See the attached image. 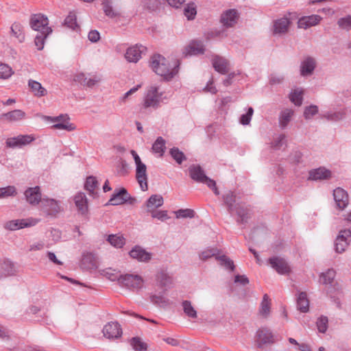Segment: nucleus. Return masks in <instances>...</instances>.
I'll list each match as a JSON object with an SVG mask.
<instances>
[{
  "label": "nucleus",
  "mask_w": 351,
  "mask_h": 351,
  "mask_svg": "<svg viewBox=\"0 0 351 351\" xmlns=\"http://www.w3.org/2000/svg\"><path fill=\"white\" fill-rule=\"evenodd\" d=\"M149 65L157 75L167 80L172 79L178 73L179 64L171 66L169 61L160 54H155L151 57Z\"/></svg>",
  "instance_id": "obj_1"
},
{
  "label": "nucleus",
  "mask_w": 351,
  "mask_h": 351,
  "mask_svg": "<svg viewBox=\"0 0 351 351\" xmlns=\"http://www.w3.org/2000/svg\"><path fill=\"white\" fill-rule=\"evenodd\" d=\"M135 164L136 165V178L143 191H147V167L144 163L141 160L140 157L134 150H131Z\"/></svg>",
  "instance_id": "obj_2"
},
{
  "label": "nucleus",
  "mask_w": 351,
  "mask_h": 351,
  "mask_svg": "<svg viewBox=\"0 0 351 351\" xmlns=\"http://www.w3.org/2000/svg\"><path fill=\"white\" fill-rule=\"evenodd\" d=\"M29 25L31 27L40 34L49 35L52 29L49 27L48 18L43 14H35L31 16Z\"/></svg>",
  "instance_id": "obj_3"
},
{
  "label": "nucleus",
  "mask_w": 351,
  "mask_h": 351,
  "mask_svg": "<svg viewBox=\"0 0 351 351\" xmlns=\"http://www.w3.org/2000/svg\"><path fill=\"white\" fill-rule=\"evenodd\" d=\"M275 337L272 331L267 327L259 328L254 335V343L259 348L273 344Z\"/></svg>",
  "instance_id": "obj_4"
},
{
  "label": "nucleus",
  "mask_w": 351,
  "mask_h": 351,
  "mask_svg": "<svg viewBox=\"0 0 351 351\" xmlns=\"http://www.w3.org/2000/svg\"><path fill=\"white\" fill-rule=\"evenodd\" d=\"M40 208L44 215L51 217L56 216L62 210L60 201L49 197L43 198Z\"/></svg>",
  "instance_id": "obj_5"
},
{
  "label": "nucleus",
  "mask_w": 351,
  "mask_h": 351,
  "mask_svg": "<svg viewBox=\"0 0 351 351\" xmlns=\"http://www.w3.org/2000/svg\"><path fill=\"white\" fill-rule=\"evenodd\" d=\"M162 93L159 92L158 87L156 86H149L147 89V93L144 99V108H158L160 103L162 101Z\"/></svg>",
  "instance_id": "obj_6"
},
{
  "label": "nucleus",
  "mask_w": 351,
  "mask_h": 351,
  "mask_svg": "<svg viewBox=\"0 0 351 351\" xmlns=\"http://www.w3.org/2000/svg\"><path fill=\"white\" fill-rule=\"evenodd\" d=\"M119 285L132 290H138L143 287L144 280L137 274H125L119 278Z\"/></svg>",
  "instance_id": "obj_7"
},
{
  "label": "nucleus",
  "mask_w": 351,
  "mask_h": 351,
  "mask_svg": "<svg viewBox=\"0 0 351 351\" xmlns=\"http://www.w3.org/2000/svg\"><path fill=\"white\" fill-rule=\"evenodd\" d=\"M291 19L284 16L273 21L271 32L274 36L281 37L287 34L291 25Z\"/></svg>",
  "instance_id": "obj_8"
},
{
  "label": "nucleus",
  "mask_w": 351,
  "mask_h": 351,
  "mask_svg": "<svg viewBox=\"0 0 351 351\" xmlns=\"http://www.w3.org/2000/svg\"><path fill=\"white\" fill-rule=\"evenodd\" d=\"M38 222L39 219L32 217L21 219H14L6 222L4 225V227L5 229L9 230H16L27 227L34 226Z\"/></svg>",
  "instance_id": "obj_9"
},
{
  "label": "nucleus",
  "mask_w": 351,
  "mask_h": 351,
  "mask_svg": "<svg viewBox=\"0 0 351 351\" xmlns=\"http://www.w3.org/2000/svg\"><path fill=\"white\" fill-rule=\"evenodd\" d=\"M351 240L350 229H344L339 231L335 240V251L343 253L348 247Z\"/></svg>",
  "instance_id": "obj_10"
},
{
  "label": "nucleus",
  "mask_w": 351,
  "mask_h": 351,
  "mask_svg": "<svg viewBox=\"0 0 351 351\" xmlns=\"http://www.w3.org/2000/svg\"><path fill=\"white\" fill-rule=\"evenodd\" d=\"M51 121L56 123L51 126L53 129L64 130L68 132L74 131L76 130V126L74 123L70 122V118L67 115H60L56 117H47Z\"/></svg>",
  "instance_id": "obj_11"
},
{
  "label": "nucleus",
  "mask_w": 351,
  "mask_h": 351,
  "mask_svg": "<svg viewBox=\"0 0 351 351\" xmlns=\"http://www.w3.org/2000/svg\"><path fill=\"white\" fill-rule=\"evenodd\" d=\"M36 139L33 134L19 135L14 137L8 138L6 140V145L8 147H22L29 145Z\"/></svg>",
  "instance_id": "obj_12"
},
{
  "label": "nucleus",
  "mask_w": 351,
  "mask_h": 351,
  "mask_svg": "<svg viewBox=\"0 0 351 351\" xmlns=\"http://www.w3.org/2000/svg\"><path fill=\"white\" fill-rule=\"evenodd\" d=\"M146 47L140 45H135L129 47L125 54L128 62H137L146 52Z\"/></svg>",
  "instance_id": "obj_13"
},
{
  "label": "nucleus",
  "mask_w": 351,
  "mask_h": 351,
  "mask_svg": "<svg viewBox=\"0 0 351 351\" xmlns=\"http://www.w3.org/2000/svg\"><path fill=\"white\" fill-rule=\"evenodd\" d=\"M103 333L109 339H117L121 336L122 330L117 322H109L104 326Z\"/></svg>",
  "instance_id": "obj_14"
},
{
  "label": "nucleus",
  "mask_w": 351,
  "mask_h": 351,
  "mask_svg": "<svg viewBox=\"0 0 351 351\" xmlns=\"http://www.w3.org/2000/svg\"><path fill=\"white\" fill-rule=\"evenodd\" d=\"M316 67V61L315 58L308 56L304 58L300 66V73L302 77L311 75Z\"/></svg>",
  "instance_id": "obj_15"
},
{
  "label": "nucleus",
  "mask_w": 351,
  "mask_h": 351,
  "mask_svg": "<svg viewBox=\"0 0 351 351\" xmlns=\"http://www.w3.org/2000/svg\"><path fill=\"white\" fill-rule=\"evenodd\" d=\"M334 200L339 209H344L349 203L348 193L342 188L338 187L333 191Z\"/></svg>",
  "instance_id": "obj_16"
},
{
  "label": "nucleus",
  "mask_w": 351,
  "mask_h": 351,
  "mask_svg": "<svg viewBox=\"0 0 351 351\" xmlns=\"http://www.w3.org/2000/svg\"><path fill=\"white\" fill-rule=\"evenodd\" d=\"M24 195L27 202L32 205H38L43 199L39 186L28 188Z\"/></svg>",
  "instance_id": "obj_17"
},
{
  "label": "nucleus",
  "mask_w": 351,
  "mask_h": 351,
  "mask_svg": "<svg viewBox=\"0 0 351 351\" xmlns=\"http://www.w3.org/2000/svg\"><path fill=\"white\" fill-rule=\"evenodd\" d=\"M269 261L271 267L280 274H286L290 271V267L284 258L273 257L269 258Z\"/></svg>",
  "instance_id": "obj_18"
},
{
  "label": "nucleus",
  "mask_w": 351,
  "mask_h": 351,
  "mask_svg": "<svg viewBox=\"0 0 351 351\" xmlns=\"http://www.w3.org/2000/svg\"><path fill=\"white\" fill-rule=\"evenodd\" d=\"M331 177V171L324 167H320L309 171L308 179L312 180H329Z\"/></svg>",
  "instance_id": "obj_19"
},
{
  "label": "nucleus",
  "mask_w": 351,
  "mask_h": 351,
  "mask_svg": "<svg viewBox=\"0 0 351 351\" xmlns=\"http://www.w3.org/2000/svg\"><path fill=\"white\" fill-rule=\"evenodd\" d=\"M212 64L215 69L221 74H225L230 70L228 61L223 57L215 56L212 59Z\"/></svg>",
  "instance_id": "obj_20"
},
{
  "label": "nucleus",
  "mask_w": 351,
  "mask_h": 351,
  "mask_svg": "<svg viewBox=\"0 0 351 351\" xmlns=\"http://www.w3.org/2000/svg\"><path fill=\"white\" fill-rule=\"evenodd\" d=\"M321 20L322 17L317 14L305 16L299 19L298 25L299 28L307 29L317 25Z\"/></svg>",
  "instance_id": "obj_21"
},
{
  "label": "nucleus",
  "mask_w": 351,
  "mask_h": 351,
  "mask_svg": "<svg viewBox=\"0 0 351 351\" xmlns=\"http://www.w3.org/2000/svg\"><path fill=\"white\" fill-rule=\"evenodd\" d=\"M204 51V48L202 43L199 41L193 40L184 48L182 53L185 56H187L203 53Z\"/></svg>",
  "instance_id": "obj_22"
},
{
  "label": "nucleus",
  "mask_w": 351,
  "mask_h": 351,
  "mask_svg": "<svg viewBox=\"0 0 351 351\" xmlns=\"http://www.w3.org/2000/svg\"><path fill=\"white\" fill-rule=\"evenodd\" d=\"M239 14L237 12L234 10H228L224 12L221 16V23L226 27L233 26L238 21Z\"/></svg>",
  "instance_id": "obj_23"
},
{
  "label": "nucleus",
  "mask_w": 351,
  "mask_h": 351,
  "mask_svg": "<svg viewBox=\"0 0 351 351\" xmlns=\"http://www.w3.org/2000/svg\"><path fill=\"white\" fill-rule=\"evenodd\" d=\"M75 80L84 86L92 87L101 81V77L97 75L86 76L84 73H79L75 76Z\"/></svg>",
  "instance_id": "obj_24"
},
{
  "label": "nucleus",
  "mask_w": 351,
  "mask_h": 351,
  "mask_svg": "<svg viewBox=\"0 0 351 351\" xmlns=\"http://www.w3.org/2000/svg\"><path fill=\"white\" fill-rule=\"evenodd\" d=\"M129 199V195L125 189H121L118 192L114 193L109 199L107 205H121Z\"/></svg>",
  "instance_id": "obj_25"
},
{
  "label": "nucleus",
  "mask_w": 351,
  "mask_h": 351,
  "mask_svg": "<svg viewBox=\"0 0 351 351\" xmlns=\"http://www.w3.org/2000/svg\"><path fill=\"white\" fill-rule=\"evenodd\" d=\"M224 202L228 208V210L231 214L239 215V206L236 204V196L232 191L228 192L223 197Z\"/></svg>",
  "instance_id": "obj_26"
},
{
  "label": "nucleus",
  "mask_w": 351,
  "mask_h": 351,
  "mask_svg": "<svg viewBox=\"0 0 351 351\" xmlns=\"http://www.w3.org/2000/svg\"><path fill=\"white\" fill-rule=\"evenodd\" d=\"M271 300L267 294H264L258 309V315L264 319L269 317L271 313Z\"/></svg>",
  "instance_id": "obj_27"
},
{
  "label": "nucleus",
  "mask_w": 351,
  "mask_h": 351,
  "mask_svg": "<svg viewBox=\"0 0 351 351\" xmlns=\"http://www.w3.org/2000/svg\"><path fill=\"white\" fill-rule=\"evenodd\" d=\"M129 254L131 258L142 262L149 261L152 256L151 254L138 246L134 247Z\"/></svg>",
  "instance_id": "obj_28"
},
{
  "label": "nucleus",
  "mask_w": 351,
  "mask_h": 351,
  "mask_svg": "<svg viewBox=\"0 0 351 351\" xmlns=\"http://www.w3.org/2000/svg\"><path fill=\"white\" fill-rule=\"evenodd\" d=\"M164 203L163 197L160 195H152L146 202V208L147 212L156 210L160 207Z\"/></svg>",
  "instance_id": "obj_29"
},
{
  "label": "nucleus",
  "mask_w": 351,
  "mask_h": 351,
  "mask_svg": "<svg viewBox=\"0 0 351 351\" xmlns=\"http://www.w3.org/2000/svg\"><path fill=\"white\" fill-rule=\"evenodd\" d=\"M298 309L302 313H306L309 310V300L306 292H298L296 297Z\"/></svg>",
  "instance_id": "obj_30"
},
{
  "label": "nucleus",
  "mask_w": 351,
  "mask_h": 351,
  "mask_svg": "<svg viewBox=\"0 0 351 351\" xmlns=\"http://www.w3.org/2000/svg\"><path fill=\"white\" fill-rule=\"evenodd\" d=\"M336 276V271L333 269H328L325 272H323L319 276V281L321 283L334 286L335 285V278Z\"/></svg>",
  "instance_id": "obj_31"
},
{
  "label": "nucleus",
  "mask_w": 351,
  "mask_h": 351,
  "mask_svg": "<svg viewBox=\"0 0 351 351\" xmlns=\"http://www.w3.org/2000/svg\"><path fill=\"white\" fill-rule=\"evenodd\" d=\"M2 117L10 122L19 121L25 117V113L21 110H14L3 114Z\"/></svg>",
  "instance_id": "obj_32"
},
{
  "label": "nucleus",
  "mask_w": 351,
  "mask_h": 351,
  "mask_svg": "<svg viewBox=\"0 0 351 351\" xmlns=\"http://www.w3.org/2000/svg\"><path fill=\"white\" fill-rule=\"evenodd\" d=\"M294 114V111L292 109H285L283 110L279 117V125L282 129H285L288 123L291 120V118Z\"/></svg>",
  "instance_id": "obj_33"
},
{
  "label": "nucleus",
  "mask_w": 351,
  "mask_h": 351,
  "mask_svg": "<svg viewBox=\"0 0 351 351\" xmlns=\"http://www.w3.org/2000/svg\"><path fill=\"white\" fill-rule=\"evenodd\" d=\"M28 85L32 92L36 97H40L47 94V90L37 81L30 80H29Z\"/></svg>",
  "instance_id": "obj_34"
},
{
  "label": "nucleus",
  "mask_w": 351,
  "mask_h": 351,
  "mask_svg": "<svg viewBox=\"0 0 351 351\" xmlns=\"http://www.w3.org/2000/svg\"><path fill=\"white\" fill-rule=\"evenodd\" d=\"M130 344L135 351H147L148 348L147 343L138 337L130 339Z\"/></svg>",
  "instance_id": "obj_35"
},
{
  "label": "nucleus",
  "mask_w": 351,
  "mask_h": 351,
  "mask_svg": "<svg viewBox=\"0 0 351 351\" xmlns=\"http://www.w3.org/2000/svg\"><path fill=\"white\" fill-rule=\"evenodd\" d=\"M189 174L193 180L199 182H202L206 177L204 171L199 166H191L189 168Z\"/></svg>",
  "instance_id": "obj_36"
},
{
  "label": "nucleus",
  "mask_w": 351,
  "mask_h": 351,
  "mask_svg": "<svg viewBox=\"0 0 351 351\" xmlns=\"http://www.w3.org/2000/svg\"><path fill=\"white\" fill-rule=\"evenodd\" d=\"M75 204L78 210L84 213L87 210V201L84 193H80L75 196Z\"/></svg>",
  "instance_id": "obj_37"
},
{
  "label": "nucleus",
  "mask_w": 351,
  "mask_h": 351,
  "mask_svg": "<svg viewBox=\"0 0 351 351\" xmlns=\"http://www.w3.org/2000/svg\"><path fill=\"white\" fill-rule=\"evenodd\" d=\"M304 91L302 88H295L291 91L289 98L295 106H300L302 104Z\"/></svg>",
  "instance_id": "obj_38"
},
{
  "label": "nucleus",
  "mask_w": 351,
  "mask_h": 351,
  "mask_svg": "<svg viewBox=\"0 0 351 351\" xmlns=\"http://www.w3.org/2000/svg\"><path fill=\"white\" fill-rule=\"evenodd\" d=\"M11 31L13 36L19 39L20 42L25 40V34L23 33V27L19 23L15 22L11 26Z\"/></svg>",
  "instance_id": "obj_39"
},
{
  "label": "nucleus",
  "mask_w": 351,
  "mask_h": 351,
  "mask_svg": "<svg viewBox=\"0 0 351 351\" xmlns=\"http://www.w3.org/2000/svg\"><path fill=\"white\" fill-rule=\"evenodd\" d=\"M322 117L328 121H338L344 118L345 113L342 110L329 111L324 113Z\"/></svg>",
  "instance_id": "obj_40"
},
{
  "label": "nucleus",
  "mask_w": 351,
  "mask_h": 351,
  "mask_svg": "<svg viewBox=\"0 0 351 351\" xmlns=\"http://www.w3.org/2000/svg\"><path fill=\"white\" fill-rule=\"evenodd\" d=\"M14 74L13 69L7 64L0 63V79L8 80Z\"/></svg>",
  "instance_id": "obj_41"
},
{
  "label": "nucleus",
  "mask_w": 351,
  "mask_h": 351,
  "mask_svg": "<svg viewBox=\"0 0 351 351\" xmlns=\"http://www.w3.org/2000/svg\"><path fill=\"white\" fill-rule=\"evenodd\" d=\"M64 25L73 30L79 29V25L77 23V16L74 12H70L69 13L64 20Z\"/></svg>",
  "instance_id": "obj_42"
},
{
  "label": "nucleus",
  "mask_w": 351,
  "mask_h": 351,
  "mask_svg": "<svg viewBox=\"0 0 351 351\" xmlns=\"http://www.w3.org/2000/svg\"><path fill=\"white\" fill-rule=\"evenodd\" d=\"M154 152L159 154L161 156L165 152V141L162 137H158L154 142L152 146Z\"/></svg>",
  "instance_id": "obj_43"
},
{
  "label": "nucleus",
  "mask_w": 351,
  "mask_h": 351,
  "mask_svg": "<svg viewBox=\"0 0 351 351\" xmlns=\"http://www.w3.org/2000/svg\"><path fill=\"white\" fill-rule=\"evenodd\" d=\"M182 307L184 313L191 318H196L197 317V311L192 306L191 302L185 300L182 302Z\"/></svg>",
  "instance_id": "obj_44"
},
{
  "label": "nucleus",
  "mask_w": 351,
  "mask_h": 351,
  "mask_svg": "<svg viewBox=\"0 0 351 351\" xmlns=\"http://www.w3.org/2000/svg\"><path fill=\"white\" fill-rule=\"evenodd\" d=\"M108 241L112 245L115 247H121L125 244V239L121 235H110L108 236Z\"/></svg>",
  "instance_id": "obj_45"
},
{
  "label": "nucleus",
  "mask_w": 351,
  "mask_h": 351,
  "mask_svg": "<svg viewBox=\"0 0 351 351\" xmlns=\"http://www.w3.org/2000/svg\"><path fill=\"white\" fill-rule=\"evenodd\" d=\"M169 153L171 157L176 160V162L180 165L184 160H186V157L182 152L178 148L173 147L170 149Z\"/></svg>",
  "instance_id": "obj_46"
},
{
  "label": "nucleus",
  "mask_w": 351,
  "mask_h": 351,
  "mask_svg": "<svg viewBox=\"0 0 351 351\" xmlns=\"http://www.w3.org/2000/svg\"><path fill=\"white\" fill-rule=\"evenodd\" d=\"M285 135L280 134L274 136L272 141L271 142V147L274 149H280L285 143Z\"/></svg>",
  "instance_id": "obj_47"
},
{
  "label": "nucleus",
  "mask_w": 351,
  "mask_h": 351,
  "mask_svg": "<svg viewBox=\"0 0 351 351\" xmlns=\"http://www.w3.org/2000/svg\"><path fill=\"white\" fill-rule=\"evenodd\" d=\"M328 319L326 316L322 315L316 322L317 330L321 333H325L328 329Z\"/></svg>",
  "instance_id": "obj_48"
},
{
  "label": "nucleus",
  "mask_w": 351,
  "mask_h": 351,
  "mask_svg": "<svg viewBox=\"0 0 351 351\" xmlns=\"http://www.w3.org/2000/svg\"><path fill=\"white\" fill-rule=\"evenodd\" d=\"M216 259L219 261V265L221 266L224 267L227 269H230L232 271L234 269V265L232 261H231L226 256H217Z\"/></svg>",
  "instance_id": "obj_49"
},
{
  "label": "nucleus",
  "mask_w": 351,
  "mask_h": 351,
  "mask_svg": "<svg viewBox=\"0 0 351 351\" xmlns=\"http://www.w3.org/2000/svg\"><path fill=\"white\" fill-rule=\"evenodd\" d=\"M1 269L5 276H11L15 272L14 265L10 261H5L1 265Z\"/></svg>",
  "instance_id": "obj_50"
},
{
  "label": "nucleus",
  "mask_w": 351,
  "mask_h": 351,
  "mask_svg": "<svg viewBox=\"0 0 351 351\" xmlns=\"http://www.w3.org/2000/svg\"><path fill=\"white\" fill-rule=\"evenodd\" d=\"M98 182L96 178L90 176L87 178L85 188L90 193L94 194L95 190L97 188Z\"/></svg>",
  "instance_id": "obj_51"
},
{
  "label": "nucleus",
  "mask_w": 351,
  "mask_h": 351,
  "mask_svg": "<svg viewBox=\"0 0 351 351\" xmlns=\"http://www.w3.org/2000/svg\"><path fill=\"white\" fill-rule=\"evenodd\" d=\"M16 191L14 186H8L6 187L0 188V199L5 198L10 196H15Z\"/></svg>",
  "instance_id": "obj_52"
},
{
  "label": "nucleus",
  "mask_w": 351,
  "mask_h": 351,
  "mask_svg": "<svg viewBox=\"0 0 351 351\" xmlns=\"http://www.w3.org/2000/svg\"><path fill=\"white\" fill-rule=\"evenodd\" d=\"M339 27L344 30L349 31L351 29V16L348 15L340 18L337 21Z\"/></svg>",
  "instance_id": "obj_53"
},
{
  "label": "nucleus",
  "mask_w": 351,
  "mask_h": 351,
  "mask_svg": "<svg viewBox=\"0 0 351 351\" xmlns=\"http://www.w3.org/2000/svg\"><path fill=\"white\" fill-rule=\"evenodd\" d=\"M318 107L316 105L306 106L304 110V117L306 119H311L318 113Z\"/></svg>",
  "instance_id": "obj_54"
},
{
  "label": "nucleus",
  "mask_w": 351,
  "mask_h": 351,
  "mask_svg": "<svg viewBox=\"0 0 351 351\" xmlns=\"http://www.w3.org/2000/svg\"><path fill=\"white\" fill-rule=\"evenodd\" d=\"M103 275L106 276L108 279L111 281L117 280L119 282V278H121L122 275H120L118 272H116L115 270L112 269H106L103 271Z\"/></svg>",
  "instance_id": "obj_55"
},
{
  "label": "nucleus",
  "mask_w": 351,
  "mask_h": 351,
  "mask_svg": "<svg viewBox=\"0 0 351 351\" xmlns=\"http://www.w3.org/2000/svg\"><path fill=\"white\" fill-rule=\"evenodd\" d=\"M176 218H193L195 212L191 209H180L175 212Z\"/></svg>",
  "instance_id": "obj_56"
},
{
  "label": "nucleus",
  "mask_w": 351,
  "mask_h": 351,
  "mask_svg": "<svg viewBox=\"0 0 351 351\" xmlns=\"http://www.w3.org/2000/svg\"><path fill=\"white\" fill-rule=\"evenodd\" d=\"M184 13L188 19H193L197 14L195 5L193 3L187 4L184 10Z\"/></svg>",
  "instance_id": "obj_57"
},
{
  "label": "nucleus",
  "mask_w": 351,
  "mask_h": 351,
  "mask_svg": "<svg viewBox=\"0 0 351 351\" xmlns=\"http://www.w3.org/2000/svg\"><path fill=\"white\" fill-rule=\"evenodd\" d=\"M152 301L161 306H166L167 304V300L164 296V295L162 294H154L151 297Z\"/></svg>",
  "instance_id": "obj_58"
},
{
  "label": "nucleus",
  "mask_w": 351,
  "mask_h": 351,
  "mask_svg": "<svg viewBox=\"0 0 351 351\" xmlns=\"http://www.w3.org/2000/svg\"><path fill=\"white\" fill-rule=\"evenodd\" d=\"M217 254V250L215 248L207 249L204 250L199 254V258L202 261H206L208 258L215 256Z\"/></svg>",
  "instance_id": "obj_59"
},
{
  "label": "nucleus",
  "mask_w": 351,
  "mask_h": 351,
  "mask_svg": "<svg viewBox=\"0 0 351 351\" xmlns=\"http://www.w3.org/2000/svg\"><path fill=\"white\" fill-rule=\"evenodd\" d=\"M151 215L153 218H156L161 221H165L169 219L167 212L165 210H154L150 212Z\"/></svg>",
  "instance_id": "obj_60"
},
{
  "label": "nucleus",
  "mask_w": 351,
  "mask_h": 351,
  "mask_svg": "<svg viewBox=\"0 0 351 351\" xmlns=\"http://www.w3.org/2000/svg\"><path fill=\"white\" fill-rule=\"evenodd\" d=\"M285 76L282 74L273 73L270 75L269 82L271 84H280L283 82Z\"/></svg>",
  "instance_id": "obj_61"
},
{
  "label": "nucleus",
  "mask_w": 351,
  "mask_h": 351,
  "mask_svg": "<svg viewBox=\"0 0 351 351\" xmlns=\"http://www.w3.org/2000/svg\"><path fill=\"white\" fill-rule=\"evenodd\" d=\"M47 36L48 35H45V34H40V35H38L36 36L34 43L38 50H41L43 49L45 40L47 37Z\"/></svg>",
  "instance_id": "obj_62"
},
{
  "label": "nucleus",
  "mask_w": 351,
  "mask_h": 351,
  "mask_svg": "<svg viewBox=\"0 0 351 351\" xmlns=\"http://www.w3.org/2000/svg\"><path fill=\"white\" fill-rule=\"evenodd\" d=\"M202 183H204L206 184L210 189H211L213 192L216 194V195H219V191L216 186V183H215V181H214L213 180H211L209 178H208L206 176V177L204 178V180L202 182H201Z\"/></svg>",
  "instance_id": "obj_63"
},
{
  "label": "nucleus",
  "mask_w": 351,
  "mask_h": 351,
  "mask_svg": "<svg viewBox=\"0 0 351 351\" xmlns=\"http://www.w3.org/2000/svg\"><path fill=\"white\" fill-rule=\"evenodd\" d=\"M141 87V84H138L135 87H133L128 92H126L121 97H120L119 101L121 103H125L128 97L136 93L140 88Z\"/></svg>",
  "instance_id": "obj_64"
}]
</instances>
